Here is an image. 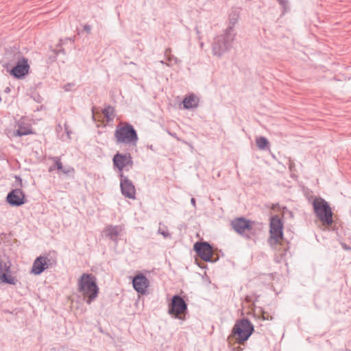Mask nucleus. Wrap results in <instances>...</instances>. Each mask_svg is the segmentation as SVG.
<instances>
[{
	"mask_svg": "<svg viewBox=\"0 0 351 351\" xmlns=\"http://www.w3.org/2000/svg\"><path fill=\"white\" fill-rule=\"evenodd\" d=\"M237 33L232 27H227L222 34L214 38L212 43V51L219 58L229 51L235 40Z\"/></svg>",
	"mask_w": 351,
	"mask_h": 351,
	"instance_id": "1",
	"label": "nucleus"
},
{
	"mask_svg": "<svg viewBox=\"0 0 351 351\" xmlns=\"http://www.w3.org/2000/svg\"><path fill=\"white\" fill-rule=\"evenodd\" d=\"M78 291L86 299V302L90 304L98 296L99 287L96 278L90 274L84 273L78 280Z\"/></svg>",
	"mask_w": 351,
	"mask_h": 351,
	"instance_id": "2",
	"label": "nucleus"
},
{
	"mask_svg": "<svg viewBox=\"0 0 351 351\" xmlns=\"http://www.w3.org/2000/svg\"><path fill=\"white\" fill-rule=\"evenodd\" d=\"M114 138L117 144L136 145L138 138L134 127L128 123L119 124L114 131Z\"/></svg>",
	"mask_w": 351,
	"mask_h": 351,
	"instance_id": "3",
	"label": "nucleus"
},
{
	"mask_svg": "<svg viewBox=\"0 0 351 351\" xmlns=\"http://www.w3.org/2000/svg\"><path fill=\"white\" fill-rule=\"evenodd\" d=\"M233 230L247 240L253 239L257 234L255 222L243 217L237 218L231 221Z\"/></svg>",
	"mask_w": 351,
	"mask_h": 351,
	"instance_id": "4",
	"label": "nucleus"
},
{
	"mask_svg": "<svg viewBox=\"0 0 351 351\" xmlns=\"http://www.w3.org/2000/svg\"><path fill=\"white\" fill-rule=\"evenodd\" d=\"M314 212L324 225H331L333 222L332 213L328 203L322 198H316L313 202Z\"/></svg>",
	"mask_w": 351,
	"mask_h": 351,
	"instance_id": "5",
	"label": "nucleus"
},
{
	"mask_svg": "<svg viewBox=\"0 0 351 351\" xmlns=\"http://www.w3.org/2000/svg\"><path fill=\"white\" fill-rule=\"evenodd\" d=\"M269 238L270 245H276L283 237V223L278 215L271 217L269 223Z\"/></svg>",
	"mask_w": 351,
	"mask_h": 351,
	"instance_id": "6",
	"label": "nucleus"
},
{
	"mask_svg": "<svg viewBox=\"0 0 351 351\" xmlns=\"http://www.w3.org/2000/svg\"><path fill=\"white\" fill-rule=\"evenodd\" d=\"M119 177L122 195L129 199H134L136 198V189L132 182L123 173H119Z\"/></svg>",
	"mask_w": 351,
	"mask_h": 351,
	"instance_id": "7",
	"label": "nucleus"
},
{
	"mask_svg": "<svg viewBox=\"0 0 351 351\" xmlns=\"http://www.w3.org/2000/svg\"><path fill=\"white\" fill-rule=\"evenodd\" d=\"M186 309L187 306L184 299L180 295H174L169 310V314L181 319V315L186 311Z\"/></svg>",
	"mask_w": 351,
	"mask_h": 351,
	"instance_id": "8",
	"label": "nucleus"
},
{
	"mask_svg": "<svg viewBox=\"0 0 351 351\" xmlns=\"http://www.w3.org/2000/svg\"><path fill=\"white\" fill-rule=\"evenodd\" d=\"M6 202L12 206L19 207L27 202L25 195L21 189H12L6 197Z\"/></svg>",
	"mask_w": 351,
	"mask_h": 351,
	"instance_id": "9",
	"label": "nucleus"
},
{
	"mask_svg": "<svg viewBox=\"0 0 351 351\" xmlns=\"http://www.w3.org/2000/svg\"><path fill=\"white\" fill-rule=\"evenodd\" d=\"M197 255L206 262H209L213 255V248L207 242H196L193 246Z\"/></svg>",
	"mask_w": 351,
	"mask_h": 351,
	"instance_id": "10",
	"label": "nucleus"
},
{
	"mask_svg": "<svg viewBox=\"0 0 351 351\" xmlns=\"http://www.w3.org/2000/svg\"><path fill=\"white\" fill-rule=\"evenodd\" d=\"M132 285L136 292L145 295L147 293L149 281L143 274L140 273L133 278Z\"/></svg>",
	"mask_w": 351,
	"mask_h": 351,
	"instance_id": "11",
	"label": "nucleus"
},
{
	"mask_svg": "<svg viewBox=\"0 0 351 351\" xmlns=\"http://www.w3.org/2000/svg\"><path fill=\"white\" fill-rule=\"evenodd\" d=\"M23 58V56L19 50H8L3 58V66L7 69L12 68Z\"/></svg>",
	"mask_w": 351,
	"mask_h": 351,
	"instance_id": "12",
	"label": "nucleus"
},
{
	"mask_svg": "<svg viewBox=\"0 0 351 351\" xmlns=\"http://www.w3.org/2000/svg\"><path fill=\"white\" fill-rule=\"evenodd\" d=\"M112 161L114 167H117L120 173H123L122 171L128 165L132 167L133 165L130 154L117 153L114 156Z\"/></svg>",
	"mask_w": 351,
	"mask_h": 351,
	"instance_id": "13",
	"label": "nucleus"
},
{
	"mask_svg": "<svg viewBox=\"0 0 351 351\" xmlns=\"http://www.w3.org/2000/svg\"><path fill=\"white\" fill-rule=\"evenodd\" d=\"M254 330H232L228 336L230 343L234 342L238 344H243L252 335Z\"/></svg>",
	"mask_w": 351,
	"mask_h": 351,
	"instance_id": "14",
	"label": "nucleus"
},
{
	"mask_svg": "<svg viewBox=\"0 0 351 351\" xmlns=\"http://www.w3.org/2000/svg\"><path fill=\"white\" fill-rule=\"evenodd\" d=\"M29 69V66L27 62V59L24 58L21 61L12 67L10 73L17 78H21L28 73Z\"/></svg>",
	"mask_w": 351,
	"mask_h": 351,
	"instance_id": "15",
	"label": "nucleus"
},
{
	"mask_svg": "<svg viewBox=\"0 0 351 351\" xmlns=\"http://www.w3.org/2000/svg\"><path fill=\"white\" fill-rule=\"evenodd\" d=\"M17 125L18 129L16 130V136H22L34 134L31 124L25 122L23 119L19 120Z\"/></svg>",
	"mask_w": 351,
	"mask_h": 351,
	"instance_id": "16",
	"label": "nucleus"
},
{
	"mask_svg": "<svg viewBox=\"0 0 351 351\" xmlns=\"http://www.w3.org/2000/svg\"><path fill=\"white\" fill-rule=\"evenodd\" d=\"M123 230V227L121 226H112L108 225L105 228V234L107 237H108L110 240L117 242L118 237L120 235L121 232Z\"/></svg>",
	"mask_w": 351,
	"mask_h": 351,
	"instance_id": "17",
	"label": "nucleus"
},
{
	"mask_svg": "<svg viewBox=\"0 0 351 351\" xmlns=\"http://www.w3.org/2000/svg\"><path fill=\"white\" fill-rule=\"evenodd\" d=\"M43 257V261L47 269L55 267L57 265V253L55 251L49 252Z\"/></svg>",
	"mask_w": 351,
	"mask_h": 351,
	"instance_id": "18",
	"label": "nucleus"
},
{
	"mask_svg": "<svg viewBox=\"0 0 351 351\" xmlns=\"http://www.w3.org/2000/svg\"><path fill=\"white\" fill-rule=\"evenodd\" d=\"M47 268L43 261V257L39 256L34 260L31 272L34 275H40Z\"/></svg>",
	"mask_w": 351,
	"mask_h": 351,
	"instance_id": "19",
	"label": "nucleus"
},
{
	"mask_svg": "<svg viewBox=\"0 0 351 351\" xmlns=\"http://www.w3.org/2000/svg\"><path fill=\"white\" fill-rule=\"evenodd\" d=\"M184 108L186 109H191L196 108L198 105V99L194 95H190L186 97L183 100Z\"/></svg>",
	"mask_w": 351,
	"mask_h": 351,
	"instance_id": "20",
	"label": "nucleus"
},
{
	"mask_svg": "<svg viewBox=\"0 0 351 351\" xmlns=\"http://www.w3.org/2000/svg\"><path fill=\"white\" fill-rule=\"evenodd\" d=\"M171 49L168 48L165 51V56L167 60V62H165L166 65L168 66H171L175 65L180 62L178 58L171 54Z\"/></svg>",
	"mask_w": 351,
	"mask_h": 351,
	"instance_id": "21",
	"label": "nucleus"
},
{
	"mask_svg": "<svg viewBox=\"0 0 351 351\" xmlns=\"http://www.w3.org/2000/svg\"><path fill=\"white\" fill-rule=\"evenodd\" d=\"M232 329H254V326L247 319L244 318L237 321Z\"/></svg>",
	"mask_w": 351,
	"mask_h": 351,
	"instance_id": "22",
	"label": "nucleus"
},
{
	"mask_svg": "<svg viewBox=\"0 0 351 351\" xmlns=\"http://www.w3.org/2000/svg\"><path fill=\"white\" fill-rule=\"evenodd\" d=\"M0 280L1 282L12 285H16L18 281L16 277L10 274V272H5L0 274Z\"/></svg>",
	"mask_w": 351,
	"mask_h": 351,
	"instance_id": "23",
	"label": "nucleus"
},
{
	"mask_svg": "<svg viewBox=\"0 0 351 351\" xmlns=\"http://www.w3.org/2000/svg\"><path fill=\"white\" fill-rule=\"evenodd\" d=\"M11 265V262L8 258L0 256V274L10 272Z\"/></svg>",
	"mask_w": 351,
	"mask_h": 351,
	"instance_id": "24",
	"label": "nucleus"
},
{
	"mask_svg": "<svg viewBox=\"0 0 351 351\" xmlns=\"http://www.w3.org/2000/svg\"><path fill=\"white\" fill-rule=\"evenodd\" d=\"M50 159L54 162V165L49 167V171L51 172L55 169H57L58 170L60 171L61 169H63V165L60 160V157L59 156H53L51 157Z\"/></svg>",
	"mask_w": 351,
	"mask_h": 351,
	"instance_id": "25",
	"label": "nucleus"
},
{
	"mask_svg": "<svg viewBox=\"0 0 351 351\" xmlns=\"http://www.w3.org/2000/svg\"><path fill=\"white\" fill-rule=\"evenodd\" d=\"M256 143L258 149L263 150L267 147L269 141L265 137L261 136L256 139Z\"/></svg>",
	"mask_w": 351,
	"mask_h": 351,
	"instance_id": "26",
	"label": "nucleus"
},
{
	"mask_svg": "<svg viewBox=\"0 0 351 351\" xmlns=\"http://www.w3.org/2000/svg\"><path fill=\"white\" fill-rule=\"evenodd\" d=\"M239 19V14L237 12H232L229 15V26L228 27H232L234 29V26L237 23Z\"/></svg>",
	"mask_w": 351,
	"mask_h": 351,
	"instance_id": "27",
	"label": "nucleus"
},
{
	"mask_svg": "<svg viewBox=\"0 0 351 351\" xmlns=\"http://www.w3.org/2000/svg\"><path fill=\"white\" fill-rule=\"evenodd\" d=\"M103 114L108 121H110L113 118L114 108L111 106H108L103 110Z\"/></svg>",
	"mask_w": 351,
	"mask_h": 351,
	"instance_id": "28",
	"label": "nucleus"
},
{
	"mask_svg": "<svg viewBox=\"0 0 351 351\" xmlns=\"http://www.w3.org/2000/svg\"><path fill=\"white\" fill-rule=\"evenodd\" d=\"M165 229H167V227H165ZM158 233L162 235L165 238H169L171 237V234L167 230H162L160 228H158Z\"/></svg>",
	"mask_w": 351,
	"mask_h": 351,
	"instance_id": "29",
	"label": "nucleus"
},
{
	"mask_svg": "<svg viewBox=\"0 0 351 351\" xmlns=\"http://www.w3.org/2000/svg\"><path fill=\"white\" fill-rule=\"evenodd\" d=\"M64 174L69 175L74 172V169L72 167H63V169L60 170Z\"/></svg>",
	"mask_w": 351,
	"mask_h": 351,
	"instance_id": "30",
	"label": "nucleus"
},
{
	"mask_svg": "<svg viewBox=\"0 0 351 351\" xmlns=\"http://www.w3.org/2000/svg\"><path fill=\"white\" fill-rule=\"evenodd\" d=\"M75 86L74 83H67L64 85L63 88L65 91H70Z\"/></svg>",
	"mask_w": 351,
	"mask_h": 351,
	"instance_id": "31",
	"label": "nucleus"
},
{
	"mask_svg": "<svg viewBox=\"0 0 351 351\" xmlns=\"http://www.w3.org/2000/svg\"><path fill=\"white\" fill-rule=\"evenodd\" d=\"M279 3L283 7L284 10H285L287 9L288 1L287 0H277Z\"/></svg>",
	"mask_w": 351,
	"mask_h": 351,
	"instance_id": "32",
	"label": "nucleus"
},
{
	"mask_svg": "<svg viewBox=\"0 0 351 351\" xmlns=\"http://www.w3.org/2000/svg\"><path fill=\"white\" fill-rule=\"evenodd\" d=\"M15 179H16V182H18L17 186L22 187L23 184H22V179L21 178V177L19 176H15Z\"/></svg>",
	"mask_w": 351,
	"mask_h": 351,
	"instance_id": "33",
	"label": "nucleus"
},
{
	"mask_svg": "<svg viewBox=\"0 0 351 351\" xmlns=\"http://www.w3.org/2000/svg\"><path fill=\"white\" fill-rule=\"evenodd\" d=\"M84 30L86 31L88 34L90 33L91 27L90 25L86 24L84 25Z\"/></svg>",
	"mask_w": 351,
	"mask_h": 351,
	"instance_id": "34",
	"label": "nucleus"
},
{
	"mask_svg": "<svg viewBox=\"0 0 351 351\" xmlns=\"http://www.w3.org/2000/svg\"><path fill=\"white\" fill-rule=\"evenodd\" d=\"M191 203L193 206V207L196 206V203H195V198H193V197L191 198Z\"/></svg>",
	"mask_w": 351,
	"mask_h": 351,
	"instance_id": "35",
	"label": "nucleus"
},
{
	"mask_svg": "<svg viewBox=\"0 0 351 351\" xmlns=\"http://www.w3.org/2000/svg\"><path fill=\"white\" fill-rule=\"evenodd\" d=\"M147 148L150 149L151 150H154V146L152 145H147Z\"/></svg>",
	"mask_w": 351,
	"mask_h": 351,
	"instance_id": "36",
	"label": "nucleus"
},
{
	"mask_svg": "<svg viewBox=\"0 0 351 351\" xmlns=\"http://www.w3.org/2000/svg\"><path fill=\"white\" fill-rule=\"evenodd\" d=\"M65 130L67 133V134L69 136L70 132H69L67 127L65 126Z\"/></svg>",
	"mask_w": 351,
	"mask_h": 351,
	"instance_id": "37",
	"label": "nucleus"
},
{
	"mask_svg": "<svg viewBox=\"0 0 351 351\" xmlns=\"http://www.w3.org/2000/svg\"><path fill=\"white\" fill-rule=\"evenodd\" d=\"M203 46H204V44H203V43H202L200 44V47L202 48V47H203Z\"/></svg>",
	"mask_w": 351,
	"mask_h": 351,
	"instance_id": "38",
	"label": "nucleus"
},
{
	"mask_svg": "<svg viewBox=\"0 0 351 351\" xmlns=\"http://www.w3.org/2000/svg\"><path fill=\"white\" fill-rule=\"evenodd\" d=\"M60 52L64 53V49L60 50Z\"/></svg>",
	"mask_w": 351,
	"mask_h": 351,
	"instance_id": "39",
	"label": "nucleus"
},
{
	"mask_svg": "<svg viewBox=\"0 0 351 351\" xmlns=\"http://www.w3.org/2000/svg\"><path fill=\"white\" fill-rule=\"evenodd\" d=\"M6 91H7V92H9V91H10L9 88H7Z\"/></svg>",
	"mask_w": 351,
	"mask_h": 351,
	"instance_id": "40",
	"label": "nucleus"
},
{
	"mask_svg": "<svg viewBox=\"0 0 351 351\" xmlns=\"http://www.w3.org/2000/svg\"><path fill=\"white\" fill-rule=\"evenodd\" d=\"M95 117V115H94V111L93 110V118Z\"/></svg>",
	"mask_w": 351,
	"mask_h": 351,
	"instance_id": "41",
	"label": "nucleus"
},
{
	"mask_svg": "<svg viewBox=\"0 0 351 351\" xmlns=\"http://www.w3.org/2000/svg\"><path fill=\"white\" fill-rule=\"evenodd\" d=\"M160 63H161V64H165L164 61H162H162H160Z\"/></svg>",
	"mask_w": 351,
	"mask_h": 351,
	"instance_id": "42",
	"label": "nucleus"
},
{
	"mask_svg": "<svg viewBox=\"0 0 351 351\" xmlns=\"http://www.w3.org/2000/svg\"><path fill=\"white\" fill-rule=\"evenodd\" d=\"M243 350V348H241L239 351H242Z\"/></svg>",
	"mask_w": 351,
	"mask_h": 351,
	"instance_id": "43",
	"label": "nucleus"
}]
</instances>
